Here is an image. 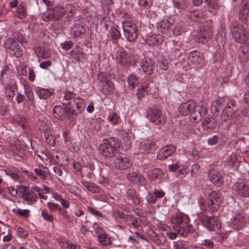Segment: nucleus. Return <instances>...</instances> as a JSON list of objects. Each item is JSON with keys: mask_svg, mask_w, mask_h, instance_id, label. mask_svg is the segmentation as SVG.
I'll use <instances>...</instances> for the list:
<instances>
[{"mask_svg": "<svg viewBox=\"0 0 249 249\" xmlns=\"http://www.w3.org/2000/svg\"><path fill=\"white\" fill-rule=\"evenodd\" d=\"M46 142L50 146H53L55 144L54 138L53 135L52 129L44 133Z\"/></svg>", "mask_w": 249, "mask_h": 249, "instance_id": "45", "label": "nucleus"}, {"mask_svg": "<svg viewBox=\"0 0 249 249\" xmlns=\"http://www.w3.org/2000/svg\"><path fill=\"white\" fill-rule=\"evenodd\" d=\"M36 194L33 193L30 195L25 196L23 198L24 200H26L29 204H31L36 201Z\"/></svg>", "mask_w": 249, "mask_h": 249, "instance_id": "60", "label": "nucleus"}, {"mask_svg": "<svg viewBox=\"0 0 249 249\" xmlns=\"http://www.w3.org/2000/svg\"><path fill=\"white\" fill-rule=\"evenodd\" d=\"M127 82L129 89L132 90L139 85V81L136 75L131 74L128 76Z\"/></svg>", "mask_w": 249, "mask_h": 249, "instance_id": "42", "label": "nucleus"}, {"mask_svg": "<svg viewBox=\"0 0 249 249\" xmlns=\"http://www.w3.org/2000/svg\"><path fill=\"white\" fill-rule=\"evenodd\" d=\"M213 36L212 28L209 25H204L197 30L196 37L199 43L205 44L209 41Z\"/></svg>", "mask_w": 249, "mask_h": 249, "instance_id": "11", "label": "nucleus"}, {"mask_svg": "<svg viewBox=\"0 0 249 249\" xmlns=\"http://www.w3.org/2000/svg\"><path fill=\"white\" fill-rule=\"evenodd\" d=\"M12 212L17 215L23 216L24 217H27L29 214V210L27 209L21 210L20 209H14Z\"/></svg>", "mask_w": 249, "mask_h": 249, "instance_id": "52", "label": "nucleus"}, {"mask_svg": "<svg viewBox=\"0 0 249 249\" xmlns=\"http://www.w3.org/2000/svg\"><path fill=\"white\" fill-rule=\"evenodd\" d=\"M230 29L232 37L236 42L244 43L249 39L248 32L243 25L237 21L232 22L230 26Z\"/></svg>", "mask_w": 249, "mask_h": 249, "instance_id": "3", "label": "nucleus"}, {"mask_svg": "<svg viewBox=\"0 0 249 249\" xmlns=\"http://www.w3.org/2000/svg\"><path fill=\"white\" fill-rule=\"evenodd\" d=\"M17 17L20 19H23L26 16V11L23 6L20 4L17 9Z\"/></svg>", "mask_w": 249, "mask_h": 249, "instance_id": "51", "label": "nucleus"}, {"mask_svg": "<svg viewBox=\"0 0 249 249\" xmlns=\"http://www.w3.org/2000/svg\"><path fill=\"white\" fill-rule=\"evenodd\" d=\"M121 135L123 138L122 142L126 147H129L131 145V142L128 137V134L125 131H122Z\"/></svg>", "mask_w": 249, "mask_h": 249, "instance_id": "50", "label": "nucleus"}, {"mask_svg": "<svg viewBox=\"0 0 249 249\" xmlns=\"http://www.w3.org/2000/svg\"><path fill=\"white\" fill-rule=\"evenodd\" d=\"M235 191L240 196L249 197V184L245 182H240L236 183Z\"/></svg>", "mask_w": 249, "mask_h": 249, "instance_id": "19", "label": "nucleus"}, {"mask_svg": "<svg viewBox=\"0 0 249 249\" xmlns=\"http://www.w3.org/2000/svg\"><path fill=\"white\" fill-rule=\"evenodd\" d=\"M24 92L26 94L28 100L31 102L32 104H34L35 102V97L33 90L29 85H26L24 86Z\"/></svg>", "mask_w": 249, "mask_h": 249, "instance_id": "43", "label": "nucleus"}, {"mask_svg": "<svg viewBox=\"0 0 249 249\" xmlns=\"http://www.w3.org/2000/svg\"><path fill=\"white\" fill-rule=\"evenodd\" d=\"M146 117L150 122L157 125H163L166 122V119L162 110L156 107L148 108Z\"/></svg>", "mask_w": 249, "mask_h": 249, "instance_id": "5", "label": "nucleus"}, {"mask_svg": "<svg viewBox=\"0 0 249 249\" xmlns=\"http://www.w3.org/2000/svg\"><path fill=\"white\" fill-rule=\"evenodd\" d=\"M99 90L105 95H110L114 92V84L109 80L108 74L104 72H100L98 75Z\"/></svg>", "mask_w": 249, "mask_h": 249, "instance_id": "6", "label": "nucleus"}, {"mask_svg": "<svg viewBox=\"0 0 249 249\" xmlns=\"http://www.w3.org/2000/svg\"><path fill=\"white\" fill-rule=\"evenodd\" d=\"M154 63L152 59L149 57H144L142 59L141 67L144 72L148 74H151L154 68Z\"/></svg>", "mask_w": 249, "mask_h": 249, "instance_id": "23", "label": "nucleus"}, {"mask_svg": "<svg viewBox=\"0 0 249 249\" xmlns=\"http://www.w3.org/2000/svg\"><path fill=\"white\" fill-rule=\"evenodd\" d=\"M85 105L84 100L78 97L74 100V101L67 106L65 109L68 115H72L73 116H77L81 114L85 109Z\"/></svg>", "mask_w": 249, "mask_h": 249, "instance_id": "9", "label": "nucleus"}, {"mask_svg": "<svg viewBox=\"0 0 249 249\" xmlns=\"http://www.w3.org/2000/svg\"><path fill=\"white\" fill-rule=\"evenodd\" d=\"M238 108L235 102L231 99H228L226 106L220 115L222 122L230 121L231 123L240 120V116L237 111Z\"/></svg>", "mask_w": 249, "mask_h": 249, "instance_id": "2", "label": "nucleus"}, {"mask_svg": "<svg viewBox=\"0 0 249 249\" xmlns=\"http://www.w3.org/2000/svg\"><path fill=\"white\" fill-rule=\"evenodd\" d=\"M117 61L123 66L128 67L131 63V58L123 48L117 49L115 53Z\"/></svg>", "mask_w": 249, "mask_h": 249, "instance_id": "14", "label": "nucleus"}, {"mask_svg": "<svg viewBox=\"0 0 249 249\" xmlns=\"http://www.w3.org/2000/svg\"><path fill=\"white\" fill-rule=\"evenodd\" d=\"M238 56L242 63H246L249 60V45H244L239 48Z\"/></svg>", "mask_w": 249, "mask_h": 249, "instance_id": "31", "label": "nucleus"}, {"mask_svg": "<svg viewBox=\"0 0 249 249\" xmlns=\"http://www.w3.org/2000/svg\"><path fill=\"white\" fill-rule=\"evenodd\" d=\"M34 51L36 56L41 58L47 59L51 56L50 51L43 46H36L34 48Z\"/></svg>", "mask_w": 249, "mask_h": 249, "instance_id": "30", "label": "nucleus"}, {"mask_svg": "<svg viewBox=\"0 0 249 249\" xmlns=\"http://www.w3.org/2000/svg\"><path fill=\"white\" fill-rule=\"evenodd\" d=\"M164 173L160 168L149 170L147 172V177L152 180L161 179L163 177Z\"/></svg>", "mask_w": 249, "mask_h": 249, "instance_id": "33", "label": "nucleus"}, {"mask_svg": "<svg viewBox=\"0 0 249 249\" xmlns=\"http://www.w3.org/2000/svg\"><path fill=\"white\" fill-rule=\"evenodd\" d=\"M36 92L38 97L41 99H46L50 97L52 93L49 89L37 87Z\"/></svg>", "mask_w": 249, "mask_h": 249, "instance_id": "38", "label": "nucleus"}, {"mask_svg": "<svg viewBox=\"0 0 249 249\" xmlns=\"http://www.w3.org/2000/svg\"><path fill=\"white\" fill-rule=\"evenodd\" d=\"M201 224L210 231L219 229L221 227V223L216 216H209L203 214L199 217Z\"/></svg>", "mask_w": 249, "mask_h": 249, "instance_id": "8", "label": "nucleus"}, {"mask_svg": "<svg viewBox=\"0 0 249 249\" xmlns=\"http://www.w3.org/2000/svg\"><path fill=\"white\" fill-rule=\"evenodd\" d=\"M222 202L223 200L219 193L213 191L209 194L207 204L211 212L218 211Z\"/></svg>", "mask_w": 249, "mask_h": 249, "instance_id": "10", "label": "nucleus"}, {"mask_svg": "<svg viewBox=\"0 0 249 249\" xmlns=\"http://www.w3.org/2000/svg\"><path fill=\"white\" fill-rule=\"evenodd\" d=\"M70 55L75 60L82 62L84 59V53L82 49L78 47L74 48L70 52Z\"/></svg>", "mask_w": 249, "mask_h": 249, "instance_id": "36", "label": "nucleus"}, {"mask_svg": "<svg viewBox=\"0 0 249 249\" xmlns=\"http://www.w3.org/2000/svg\"><path fill=\"white\" fill-rule=\"evenodd\" d=\"M44 170L40 168H36L34 172L36 175L38 176L42 180H46L50 175V172L47 167L43 166Z\"/></svg>", "mask_w": 249, "mask_h": 249, "instance_id": "37", "label": "nucleus"}, {"mask_svg": "<svg viewBox=\"0 0 249 249\" xmlns=\"http://www.w3.org/2000/svg\"><path fill=\"white\" fill-rule=\"evenodd\" d=\"M126 178L130 182L142 185H144L146 182V179L143 176L135 172L128 173Z\"/></svg>", "mask_w": 249, "mask_h": 249, "instance_id": "22", "label": "nucleus"}, {"mask_svg": "<svg viewBox=\"0 0 249 249\" xmlns=\"http://www.w3.org/2000/svg\"><path fill=\"white\" fill-rule=\"evenodd\" d=\"M37 125L39 130L44 133L51 129L50 126L46 123L42 121H39L37 123Z\"/></svg>", "mask_w": 249, "mask_h": 249, "instance_id": "53", "label": "nucleus"}, {"mask_svg": "<svg viewBox=\"0 0 249 249\" xmlns=\"http://www.w3.org/2000/svg\"><path fill=\"white\" fill-rule=\"evenodd\" d=\"M14 120L18 123L22 127L26 128L28 126V124L26 118L21 115H16L14 117Z\"/></svg>", "mask_w": 249, "mask_h": 249, "instance_id": "47", "label": "nucleus"}, {"mask_svg": "<svg viewBox=\"0 0 249 249\" xmlns=\"http://www.w3.org/2000/svg\"><path fill=\"white\" fill-rule=\"evenodd\" d=\"M178 112L182 116L190 115V119L194 122L200 121L202 116L207 113V109L204 102L201 101L198 105L192 101L181 104L178 107Z\"/></svg>", "mask_w": 249, "mask_h": 249, "instance_id": "1", "label": "nucleus"}, {"mask_svg": "<svg viewBox=\"0 0 249 249\" xmlns=\"http://www.w3.org/2000/svg\"><path fill=\"white\" fill-rule=\"evenodd\" d=\"M174 6L177 9L184 10L188 6L187 0H172Z\"/></svg>", "mask_w": 249, "mask_h": 249, "instance_id": "44", "label": "nucleus"}, {"mask_svg": "<svg viewBox=\"0 0 249 249\" xmlns=\"http://www.w3.org/2000/svg\"><path fill=\"white\" fill-rule=\"evenodd\" d=\"M99 242L102 245L107 247L110 243V241L107 239L106 234L105 232L100 233L98 236Z\"/></svg>", "mask_w": 249, "mask_h": 249, "instance_id": "48", "label": "nucleus"}, {"mask_svg": "<svg viewBox=\"0 0 249 249\" xmlns=\"http://www.w3.org/2000/svg\"><path fill=\"white\" fill-rule=\"evenodd\" d=\"M119 116L117 113L116 112H114L110 116H108V120L110 122H111L113 124H115L118 123Z\"/></svg>", "mask_w": 249, "mask_h": 249, "instance_id": "64", "label": "nucleus"}, {"mask_svg": "<svg viewBox=\"0 0 249 249\" xmlns=\"http://www.w3.org/2000/svg\"><path fill=\"white\" fill-rule=\"evenodd\" d=\"M153 235L152 234L154 241L159 245H163L166 242V238L162 233L159 234H156L154 231H152Z\"/></svg>", "mask_w": 249, "mask_h": 249, "instance_id": "41", "label": "nucleus"}, {"mask_svg": "<svg viewBox=\"0 0 249 249\" xmlns=\"http://www.w3.org/2000/svg\"><path fill=\"white\" fill-rule=\"evenodd\" d=\"M210 9L216 10L219 7L218 0H205Z\"/></svg>", "mask_w": 249, "mask_h": 249, "instance_id": "55", "label": "nucleus"}, {"mask_svg": "<svg viewBox=\"0 0 249 249\" xmlns=\"http://www.w3.org/2000/svg\"><path fill=\"white\" fill-rule=\"evenodd\" d=\"M17 89V86L15 82L11 83L6 86L5 89V94L9 100H11L13 98Z\"/></svg>", "mask_w": 249, "mask_h": 249, "instance_id": "39", "label": "nucleus"}, {"mask_svg": "<svg viewBox=\"0 0 249 249\" xmlns=\"http://www.w3.org/2000/svg\"><path fill=\"white\" fill-rule=\"evenodd\" d=\"M66 14V10L64 7L61 6H55L48 15H44L42 16V19L45 21L52 20H58L61 19Z\"/></svg>", "mask_w": 249, "mask_h": 249, "instance_id": "12", "label": "nucleus"}, {"mask_svg": "<svg viewBox=\"0 0 249 249\" xmlns=\"http://www.w3.org/2000/svg\"><path fill=\"white\" fill-rule=\"evenodd\" d=\"M204 129H212L215 127V124L214 119L210 118H205L202 123Z\"/></svg>", "mask_w": 249, "mask_h": 249, "instance_id": "46", "label": "nucleus"}, {"mask_svg": "<svg viewBox=\"0 0 249 249\" xmlns=\"http://www.w3.org/2000/svg\"><path fill=\"white\" fill-rule=\"evenodd\" d=\"M64 10L69 17H71L75 11V8L73 4L69 3L66 5Z\"/></svg>", "mask_w": 249, "mask_h": 249, "instance_id": "54", "label": "nucleus"}, {"mask_svg": "<svg viewBox=\"0 0 249 249\" xmlns=\"http://www.w3.org/2000/svg\"><path fill=\"white\" fill-rule=\"evenodd\" d=\"M210 180L215 186H220L224 182L223 177L218 171L212 169L208 173Z\"/></svg>", "mask_w": 249, "mask_h": 249, "instance_id": "16", "label": "nucleus"}, {"mask_svg": "<svg viewBox=\"0 0 249 249\" xmlns=\"http://www.w3.org/2000/svg\"><path fill=\"white\" fill-rule=\"evenodd\" d=\"M82 185L89 192L92 193H98L100 189L98 186L93 182H90L85 180L81 181Z\"/></svg>", "mask_w": 249, "mask_h": 249, "instance_id": "40", "label": "nucleus"}, {"mask_svg": "<svg viewBox=\"0 0 249 249\" xmlns=\"http://www.w3.org/2000/svg\"><path fill=\"white\" fill-rule=\"evenodd\" d=\"M229 99L228 98H219L218 99L215 100L213 103V106L215 108L218 107L219 108L220 107L223 105L226 104V102Z\"/></svg>", "mask_w": 249, "mask_h": 249, "instance_id": "56", "label": "nucleus"}, {"mask_svg": "<svg viewBox=\"0 0 249 249\" xmlns=\"http://www.w3.org/2000/svg\"><path fill=\"white\" fill-rule=\"evenodd\" d=\"M245 225L244 216L241 214L235 216L230 224V226L234 230H239L243 228Z\"/></svg>", "mask_w": 249, "mask_h": 249, "instance_id": "24", "label": "nucleus"}, {"mask_svg": "<svg viewBox=\"0 0 249 249\" xmlns=\"http://www.w3.org/2000/svg\"><path fill=\"white\" fill-rule=\"evenodd\" d=\"M171 221L173 224L181 226L188 224L190 221V220L189 217L187 215L180 213L172 216Z\"/></svg>", "mask_w": 249, "mask_h": 249, "instance_id": "21", "label": "nucleus"}, {"mask_svg": "<svg viewBox=\"0 0 249 249\" xmlns=\"http://www.w3.org/2000/svg\"><path fill=\"white\" fill-rule=\"evenodd\" d=\"M109 33L112 40H118L121 37V34L118 31V29L115 27H112L110 30Z\"/></svg>", "mask_w": 249, "mask_h": 249, "instance_id": "49", "label": "nucleus"}, {"mask_svg": "<svg viewBox=\"0 0 249 249\" xmlns=\"http://www.w3.org/2000/svg\"><path fill=\"white\" fill-rule=\"evenodd\" d=\"M78 96H76V93L66 90L63 92V99L62 100V104L66 109L70 104H71L72 101H74V100L77 98Z\"/></svg>", "mask_w": 249, "mask_h": 249, "instance_id": "28", "label": "nucleus"}, {"mask_svg": "<svg viewBox=\"0 0 249 249\" xmlns=\"http://www.w3.org/2000/svg\"><path fill=\"white\" fill-rule=\"evenodd\" d=\"M176 150V147L172 144L163 146L158 152L157 159L160 160H164L168 157L172 156L175 153Z\"/></svg>", "mask_w": 249, "mask_h": 249, "instance_id": "15", "label": "nucleus"}, {"mask_svg": "<svg viewBox=\"0 0 249 249\" xmlns=\"http://www.w3.org/2000/svg\"><path fill=\"white\" fill-rule=\"evenodd\" d=\"M122 26L126 39L131 42L135 41L139 33L137 25L132 21L125 20L122 22Z\"/></svg>", "mask_w": 249, "mask_h": 249, "instance_id": "7", "label": "nucleus"}, {"mask_svg": "<svg viewBox=\"0 0 249 249\" xmlns=\"http://www.w3.org/2000/svg\"><path fill=\"white\" fill-rule=\"evenodd\" d=\"M171 25L172 22H170L169 20L163 19L157 23V29L159 32L167 36Z\"/></svg>", "mask_w": 249, "mask_h": 249, "instance_id": "27", "label": "nucleus"}, {"mask_svg": "<svg viewBox=\"0 0 249 249\" xmlns=\"http://www.w3.org/2000/svg\"><path fill=\"white\" fill-rule=\"evenodd\" d=\"M153 0H139V4L146 9H149L153 4Z\"/></svg>", "mask_w": 249, "mask_h": 249, "instance_id": "58", "label": "nucleus"}, {"mask_svg": "<svg viewBox=\"0 0 249 249\" xmlns=\"http://www.w3.org/2000/svg\"><path fill=\"white\" fill-rule=\"evenodd\" d=\"M41 216L43 217L44 220L48 222H53V216L52 214H49L46 210L43 209L42 211Z\"/></svg>", "mask_w": 249, "mask_h": 249, "instance_id": "57", "label": "nucleus"}, {"mask_svg": "<svg viewBox=\"0 0 249 249\" xmlns=\"http://www.w3.org/2000/svg\"><path fill=\"white\" fill-rule=\"evenodd\" d=\"M187 16L192 20L200 22L203 18L204 15L201 10H195L188 13Z\"/></svg>", "mask_w": 249, "mask_h": 249, "instance_id": "35", "label": "nucleus"}, {"mask_svg": "<svg viewBox=\"0 0 249 249\" xmlns=\"http://www.w3.org/2000/svg\"><path fill=\"white\" fill-rule=\"evenodd\" d=\"M125 196L132 201L134 205H138L141 203V198L137 195L136 191L133 188H128L126 190Z\"/></svg>", "mask_w": 249, "mask_h": 249, "instance_id": "29", "label": "nucleus"}, {"mask_svg": "<svg viewBox=\"0 0 249 249\" xmlns=\"http://www.w3.org/2000/svg\"><path fill=\"white\" fill-rule=\"evenodd\" d=\"M66 112L65 108L61 106H55L53 108L54 117L60 121H63L65 119Z\"/></svg>", "mask_w": 249, "mask_h": 249, "instance_id": "34", "label": "nucleus"}, {"mask_svg": "<svg viewBox=\"0 0 249 249\" xmlns=\"http://www.w3.org/2000/svg\"><path fill=\"white\" fill-rule=\"evenodd\" d=\"M145 148H147V152L150 153L157 148V145L154 142H148L145 144Z\"/></svg>", "mask_w": 249, "mask_h": 249, "instance_id": "63", "label": "nucleus"}, {"mask_svg": "<svg viewBox=\"0 0 249 249\" xmlns=\"http://www.w3.org/2000/svg\"><path fill=\"white\" fill-rule=\"evenodd\" d=\"M11 70L7 66H4L0 72V78L2 81L5 77H7L8 75L11 73Z\"/></svg>", "mask_w": 249, "mask_h": 249, "instance_id": "59", "label": "nucleus"}, {"mask_svg": "<svg viewBox=\"0 0 249 249\" xmlns=\"http://www.w3.org/2000/svg\"><path fill=\"white\" fill-rule=\"evenodd\" d=\"M164 38L161 35H151L147 37L146 43L149 45H158L163 42Z\"/></svg>", "mask_w": 249, "mask_h": 249, "instance_id": "32", "label": "nucleus"}, {"mask_svg": "<svg viewBox=\"0 0 249 249\" xmlns=\"http://www.w3.org/2000/svg\"><path fill=\"white\" fill-rule=\"evenodd\" d=\"M237 158L235 154L232 153L230 155L227 160V163L230 166H233L237 162Z\"/></svg>", "mask_w": 249, "mask_h": 249, "instance_id": "62", "label": "nucleus"}, {"mask_svg": "<svg viewBox=\"0 0 249 249\" xmlns=\"http://www.w3.org/2000/svg\"><path fill=\"white\" fill-rule=\"evenodd\" d=\"M4 47L12 55L18 57L22 55V51L20 49L18 43L13 38H9L4 43Z\"/></svg>", "mask_w": 249, "mask_h": 249, "instance_id": "13", "label": "nucleus"}, {"mask_svg": "<svg viewBox=\"0 0 249 249\" xmlns=\"http://www.w3.org/2000/svg\"><path fill=\"white\" fill-rule=\"evenodd\" d=\"M119 145L113 138L104 139L100 144L99 150L101 154L106 158H111L115 156Z\"/></svg>", "mask_w": 249, "mask_h": 249, "instance_id": "4", "label": "nucleus"}, {"mask_svg": "<svg viewBox=\"0 0 249 249\" xmlns=\"http://www.w3.org/2000/svg\"><path fill=\"white\" fill-rule=\"evenodd\" d=\"M13 36L15 39H16L18 42L21 43L26 42L25 38L23 35L19 32H15L13 33Z\"/></svg>", "mask_w": 249, "mask_h": 249, "instance_id": "61", "label": "nucleus"}, {"mask_svg": "<svg viewBox=\"0 0 249 249\" xmlns=\"http://www.w3.org/2000/svg\"><path fill=\"white\" fill-rule=\"evenodd\" d=\"M188 58L190 62L195 65H203L204 63V57L197 51H194L189 53Z\"/></svg>", "mask_w": 249, "mask_h": 249, "instance_id": "26", "label": "nucleus"}, {"mask_svg": "<svg viewBox=\"0 0 249 249\" xmlns=\"http://www.w3.org/2000/svg\"><path fill=\"white\" fill-rule=\"evenodd\" d=\"M114 165L119 170H124L129 168L132 165V163L127 157H120L114 160Z\"/></svg>", "mask_w": 249, "mask_h": 249, "instance_id": "20", "label": "nucleus"}, {"mask_svg": "<svg viewBox=\"0 0 249 249\" xmlns=\"http://www.w3.org/2000/svg\"><path fill=\"white\" fill-rule=\"evenodd\" d=\"M243 6L239 12V19L243 23L247 24L249 19V0H243Z\"/></svg>", "mask_w": 249, "mask_h": 249, "instance_id": "17", "label": "nucleus"}, {"mask_svg": "<svg viewBox=\"0 0 249 249\" xmlns=\"http://www.w3.org/2000/svg\"><path fill=\"white\" fill-rule=\"evenodd\" d=\"M174 228L178 234L182 237L187 236L189 234L193 233L195 231L193 227L188 224L181 226L176 225L174 227Z\"/></svg>", "mask_w": 249, "mask_h": 249, "instance_id": "18", "label": "nucleus"}, {"mask_svg": "<svg viewBox=\"0 0 249 249\" xmlns=\"http://www.w3.org/2000/svg\"><path fill=\"white\" fill-rule=\"evenodd\" d=\"M71 32L74 37H79L86 32V28L81 20H75Z\"/></svg>", "mask_w": 249, "mask_h": 249, "instance_id": "25", "label": "nucleus"}]
</instances>
